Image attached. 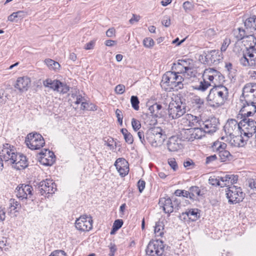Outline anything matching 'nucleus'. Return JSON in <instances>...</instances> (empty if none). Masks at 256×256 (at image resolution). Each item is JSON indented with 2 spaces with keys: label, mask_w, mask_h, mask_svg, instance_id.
Segmentation results:
<instances>
[{
  "label": "nucleus",
  "mask_w": 256,
  "mask_h": 256,
  "mask_svg": "<svg viewBox=\"0 0 256 256\" xmlns=\"http://www.w3.org/2000/svg\"><path fill=\"white\" fill-rule=\"evenodd\" d=\"M202 80L198 85L195 86V89L201 92L206 91L210 86L222 84L224 81V77L218 70L208 68L204 70L202 74Z\"/></svg>",
  "instance_id": "nucleus-1"
},
{
  "label": "nucleus",
  "mask_w": 256,
  "mask_h": 256,
  "mask_svg": "<svg viewBox=\"0 0 256 256\" xmlns=\"http://www.w3.org/2000/svg\"><path fill=\"white\" fill-rule=\"evenodd\" d=\"M228 96V89L220 84L214 85L210 89L206 98L208 106L212 108H218L224 104Z\"/></svg>",
  "instance_id": "nucleus-2"
},
{
  "label": "nucleus",
  "mask_w": 256,
  "mask_h": 256,
  "mask_svg": "<svg viewBox=\"0 0 256 256\" xmlns=\"http://www.w3.org/2000/svg\"><path fill=\"white\" fill-rule=\"evenodd\" d=\"M184 80L182 76L178 74L176 72L168 71L163 75L160 86L168 91H171L172 90H178L183 88Z\"/></svg>",
  "instance_id": "nucleus-3"
},
{
  "label": "nucleus",
  "mask_w": 256,
  "mask_h": 256,
  "mask_svg": "<svg viewBox=\"0 0 256 256\" xmlns=\"http://www.w3.org/2000/svg\"><path fill=\"white\" fill-rule=\"evenodd\" d=\"M145 136L146 139L154 146L162 144L166 138V134L160 127L148 129Z\"/></svg>",
  "instance_id": "nucleus-4"
},
{
  "label": "nucleus",
  "mask_w": 256,
  "mask_h": 256,
  "mask_svg": "<svg viewBox=\"0 0 256 256\" xmlns=\"http://www.w3.org/2000/svg\"><path fill=\"white\" fill-rule=\"evenodd\" d=\"M256 45L250 43L249 48H246L242 56L240 58V62L244 66H256Z\"/></svg>",
  "instance_id": "nucleus-5"
},
{
  "label": "nucleus",
  "mask_w": 256,
  "mask_h": 256,
  "mask_svg": "<svg viewBox=\"0 0 256 256\" xmlns=\"http://www.w3.org/2000/svg\"><path fill=\"white\" fill-rule=\"evenodd\" d=\"M186 113V106L180 98L172 100L168 105V115L172 119L178 118Z\"/></svg>",
  "instance_id": "nucleus-6"
},
{
  "label": "nucleus",
  "mask_w": 256,
  "mask_h": 256,
  "mask_svg": "<svg viewBox=\"0 0 256 256\" xmlns=\"http://www.w3.org/2000/svg\"><path fill=\"white\" fill-rule=\"evenodd\" d=\"M226 194L230 204H236L242 202L244 199L245 194L240 187L232 186L226 190Z\"/></svg>",
  "instance_id": "nucleus-7"
},
{
  "label": "nucleus",
  "mask_w": 256,
  "mask_h": 256,
  "mask_svg": "<svg viewBox=\"0 0 256 256\" xmlns=\"http://www.w3.org/2000/svg\"><path fill=\"white\" fill-rule=\"evenodd\" d=\"M227 145L219 140L214 142L212 146V150L214 152H217L220 160L222 162L230 160L232 158V155L229 151L226 150Z\"/></svg>",
  "instance_id": "nucleus-8"
},
{
  "label": "nucleus",
  "mask_w": 256,
  "mask_h": 256,
  "mask_svg": "<svg viewBox=\"0 0 256 256\" xmlns=\"http://www.w3.org/2000/svg\"><path fill=\"white\" fill-rule=\"evenodd\" d=\"M25 142L28 147L32 150H38L45 144L42 136L36 132L28 134Z\"/></svg>",
  "instance_id": "nucleus-9"
},
{
  "label": "nucleus",
  "mask_w": 256,
  "mask_h": 256,
  "mask_svg": "<svg viewBox=\"0 0 256 256\" xmlns=\"http://www.w3.org/2000/svg\"><path fill=\"white\" fill-rule=\"evenodd\" d=\"M240 134L248 139L256 134V122L249 118H244L240 121Z\"/></svg>",
  "instance_id": "nucleus-10"
},
{
  "label": "nucleus",
  "mask_w": 256,
  "mask_h": 256,
  "mask_svg": "<svg viewBox=\"0 0 256 256\" xmlns=\"http://www.w3.org/2000/svg\"><path fill=\"white\" fill-rule=\"evenodd\" d=\"M158 204L166 213L170 214L174 210H178L180 202L176 198L172 200L170 197L166 196L160 198Z\"/></svg>",
  "instance_id": "nucleus-11"
},
{
  "label": "nucleus",
  "mask_w": 256,
  "mask_h": 256,
  "mask_svg": "<svg viewBox=\"0 0 256 256\" xmlns=\"http://www.w3.org/2000/svg\"><path fill=\"white\" fill-rule=\"evenodd\" d=\"M164 245L162 240H156L150 241L148 244L146 250L148 256H162L164 252Z\"/></svg>",
  "instance_id": "nucleus-12"
},
{
  "label": "nucleus",
  "mask_w": 256,
  "mask_h": 256,
  "mask_svg": "<svg viewBox=\"0 0 256 256\" xmlns=\"http://www.w3.org/2000/svg\"><path fill=\"white\" fill-rule=\"evenodd\" d=\"M8 144H5L0 147V159L1 161L8 162L10 163L14 162V158H16L15 150Z\"/></svg>",
  "instance_id": "nucleus-13"
},
{
  "label": "nucleus",
  "mask_w": 256,
  "mask_h": 256,
  "mask_svg": "<svg viewBox=\"0 0 256 256\" xmlns=\"http://www.w3.org/2000/svg\"><path fill=\"white\" fill-rule=\"evenodd\" d=\"M92 220L90 216L82 215L76 220L75 226L76 229L82 232H88L92 228Z\"/></svg>",
  "instance_id": "nucleus-14"
},
{
  "label": "nucleus",
  "mask_w": 256,
  "mask_h": 256,
  "mask_svg": "<svg viewBox=\"0 0 256 256\" xmlns=\"http://www.w3.org/2000/svg\"><path fill=\"white\" fill-rule=\"evenodd\" d=\"M183 138L188 141L201 138L204 136V132L199 127L184 130L181 133Z\"/></svg>",
  "instance_id": "nucleus-15"
},
{
  "label": "nucleus",
  "mask_w": 256,
  "mask_h": 256,
  "mask_svg": "<svg viewBox=\"0 0 256 256\" xmlns=\"http://www.w3.org/2000/svg\"><path fill=\"white\" fill-rule=\"evenodd\" d=\"M32 188L28 184H22L16 189V194L19 199L22 200L30 198L32 196Z\"/></svg>",
  "instance_id": "nucleus-16"
},
{
  "label": "nucleus",
  "mask_w": 256,
  "mask_h": 256,
  "mask_svg": "<svg viewBox=\"0 0 256 256\" xmlns=\"http://www.w3.org/2000/svg\"><path fill=\"white\" fill-rule=\"evenodd\" d=\"M224 129L226 133L229 134L230 136L238 134L239 132L240 133V123H238L235 120H229L224 126Z\"/></svg>",
  "instance_id": "nucleus-17"
},
{
  "label": "nucleus",
  "mask_w": 256,
  "mask_h": 256,
  "mask_svg": "<svg viewBox=\"0 0 256 256\" xmlns=\"http://www.w3.org/2000/svg\"><path fill=\"white\" fill-rule=\"evenodd\" d=\"M114 166L122 177H124L128 174L129 168L128 162L124 158H118L115 162Z\"/></svg>",
  "instance_id": "nucleus-18"
},
{
  "label": "nucleus",
  "mask_w": 256,
  "mask_h": 256,
  "mask_svg": "<svg viewBox=\"0 0 256 256\" xmlns=\"http://www.w3.org/2000/svg\"><path fill=\"white\" fill-rule=\"evenodd\" d=\"M244 102L240 110V113L244 118H248V116H253L256 112V102Z\"/></svg>",
  "instance_id": "nucleus-19"
},
{
  "label": "nucleus",
  "mask_w": 256,
  "mask_h": 256,
  "mask_svg": "<svg viewBox=\"0 0 256 256\" xmlns=\"http://www.w3.org/2000/svg\"><path fill=\"white\" fill-rule=\"evenodd\" d=\"M178 60L180 62L181 66L184 68V72L187 76L192 77L195 76L194 64L192 59H182Z\"/></svg>",
  "instance_id": "nucleus-20"
},
{
  "label": "nucleus",
  "mask_w": 256,
  "mask_h": 256,
  "mask_svg": "<svg viewBox=\"0 0 256 256\" xmlns=\"http://www.w3.org/2000/svg\"><path fill=\"white\" fill-rule=\"evenodd\" d=\"M217 120L214 118L202 122V126L199 128L205 133H213L217 130Z\"/></svg>",
  "instance_id": "nucleus-21"
},
{
  "label": "nucleus",
  "mask_w": 256,
  "mask_h": 256,
  "mask_svg": "<svg viewBox=\"0 0 256 256\" xmlns=\"http://www.w3.org/2000/svg\"><path fill=\"white\" fill-rule=\"evenodd\" d=\"M30 80L27 76L18 78L14 87L20 92L26 91L30 84Z\"/></svg>",
  "instance_id": "nucleus-22"
},
{
  "label": "nucleus",
  "mask_w": 256,
  "mask_h": 256,
  "mask_svg": "<svg viewBox=\"0 0 256 256\" xmlns=\"http://www.w3.org/2000/svg\"><path fill=\"white\" fill-rule=\"evenodd\" d=\"M256 82H248L244 84L242 88V93L241 98H242L244 102H246L249 98L252 96V94L255 90Z\"/></svg>",
  "instance_id": "nucleus-23"
},
{
  "label": "nucleus",
  "mask_w": 256,
  "mask_h": 256,
  "mask_svg": "<svg viewBox=\"0 0 256 256\" xmlns=\"http://www.w3.org/2000/svg\"><path fill=\"white\" fill-rule=\"evenodd\" d=\"M16 158H14V162L10 164H14V168L17 170L24 169L28 166V163L26 158L22 154L16 153Z\"/></svg>",
  "instance_id": "nucleus-24"
},
{
  "label": "nucleus",
  "mask_w": 256,
  "mask_h": 256,
  "mask_svg": "<svg viewBox=\"0 0 256 256\" xmlns=\"http://www.w3.org/2000/svg\"><path fill=\"white\" fill-rule=\"evenodd\" d=\"M234 34L238 40L246 38L248 39V40L252 42L254 44L256 45V38L252 34L248 36L246 30L243 28H238L237 30H234Z\"/></svg>",
  "instance_id": "nucleus-25"
},
{
  "label": "nucleus",
  "mask_w": 256,
  "mask_h": 256,
  "mask_svg": "<svg viewBox=\"0 0 256 256\" xmlns=\"http://www.w3.org/2000/svg\"><path fill=\"white\" fill-rule=\"evenodd\" d=\"M206 58L209 63L218 64L222 60V57L218 50H212L206 54Z\"/></svg>",
  "instance_id": "nucleus-26"
},
{
  "label": "nucleus",
  "mask_w": 256,
  "mask_h": 256,
  "mask_svg": "<svg viewBox=\"0 0 256 256\" xmlns=\"http://www.w3.org/2000/svg\"><path fill=\"white\" fill-rule=\"evenodd\" d=\"M41 154L42 156L40 157V162L42 164L45 166H52L53 164L55 157L52 152L46 150L45 153Z\"/></svg>",
  "instance_id": "nucleus-27"
},
{
  "label": "nucleus",
  "mask_w": 256,
  "mask_h": 256,
  "mask_svg": "<svg viewBox=\"0 0 256 256\" xmlns=\"http://www.w3.org/2000/svg\"><path fill=\"white\" fill-rule=\"evenodd\" d=\"M243 134L240 135L232 136H230V144L232 146L235 147H242L246 144V142L248 140L247 138L243 136Z\"/></svg>",
  "instance_id": "nucleus-28"
},
{
  "label": "nucleus",
  "mask_w": 256,
  "mask_h": 256,
  "mask_svg": "<svg viewBox=\"0 0 256 256\" xmlns=\"http://www.w3.org/2000/svg\"><path fill=\"white\" fill-rule=\"evenodd\" d=\"M150 112L156 118H162L164 116V112L161 104L156 103L148 108Z\"/></svg>",
  "instance_id": "nucleus-29"
},
{
  "label": "nucleus",
  "mask_w": 256,
  "mask_h": 256,
  "mask_svg": "<svg viewBox=\"0 0 256 256\" xmlns=\"http://www.w3.org/2000/svg\"><path fill=\"white\" fill-rule=\"evenodd\" d=\"M180 140L176 136H172L168 142V148L170 152H176L182 148Z\"/></svg>",
  "instance_id": "nucleus-30"
},
{
  "label": "nucleus",
  "mask_w": 256,
  "mask_h": 256,
  "mask_svg": "<svg viewBox=\"0 0 256 256\" xmlns=\"http://www.w3.org/2000/svg\"><path fill=\"white\" fill-rule=\"evenodd\" d=\"M248 32L256 34V16H253L246 18L244 22Z\"/></svg>",
  "instance_id": "nucleus-31"
},
{
  "label": "nucleus",
  "mask_w": 256,
  "mask_h": 256,
  "mask_svg": "<svg viewBox=\"0 0 256 256\" xmlns=\"http://www.w3.org/2000/svg\"><path fill=\"white\" fill-rule=\"evenodd\" d=\"M40 186L47 190V194H52L56 190V185L51 180L46 179L40 182Z\"/></svg>",
  "instance_id": "nucleus-32"
},
{
  "label": "nucleus",
  "mask_w": 256,
  "mask_h": 256,
  "mask_svg": "<svg viewBox=\"0 0 256 256\" xmlns=\"http://www.w3.org/2000/svg\"><path fill=\"white\" fill-rule=\"evenodd\" d=\"M238 180V176L234 174H226L224 176L220 177V180L222 182L223 187L228 186L236 183Z\"/></svg>",
  "instance_id": "nucleus-33"
},
{
  "label": "nucleus",
  "mask_w": 256,
  "mask_h": 256,
  "mask_svg": "<svg viewBox=\"0 0 256 256\" xmlns=\"http://www.w3.org/2000/svg\"><path fill=\"white\" fill-rule=\"evenodd\" d=\"M187 120H188V123L190 124V126H194L195 127H199L200 128L202 126V121L200 120V118L196 116H194L191 114H187L184 115V118Z\"/></svg>",
  "instance_id": "nucleus-34"
},
{
  "label": "nucleus",
  "mask_w": 256,
  "mask_h": 256,
  "mask_svg": "<svg viewBox=\"0 0 256 256\" xmlns=\"http://www.w3.org/2000/svg\"><path fill=\"white\" fill-rule=\"evenodd\" d=\"M43 84L46 87H48L54 90H56L58 88V84H60V82L58 80H52L46 79L43 82Z\"/></svg>",
  "instance_id": "nucleus-35"
},
{
  "label": "nucleus",
  "mask_w": 256,
  "mask_h": 256,
  "mask_svg": "<svg viewBox=\"0 0 256 256\" xmlns=\"http://www.w3.org/2000/svg\"><path fill=\"white\" fill-rule=\"evenodd\" d=\"M154 233L156 236H162L164 234V224L162 222L158 221L156 223Z\"/></svg>",
  "instance_id": "nucleus-36"
},
{
  "label": "nucleus",
  "mask_w": 256,
  "mask_h": 256,
  "mask_svg": "<svg viewBox=\"0 0 256 256\" xmlns=\"http://www.w3.org/2000/svg\"><path fill=\"white\" fill-rule=\"evenodd\" d=\"M84 99V98L79 92H76L71 94L70 100L72 103L78 105Z\"/></svg>",
  "instance_id": "nucleus-37"
},
{
  "label": "nucleus",
  "mask_w": 256,
  "mask_h": 256,
  "mask_svg": "<svg viewBox=\"0 0 256 256\" xmlns=\"http://www.w3.org/2000/svg\"><path fill=\"white\" fill-rule=\"evenodd\" d=\"M187 213V217L188 220L191 221H196L200 216L198 209H190L186 211Z\"/></svg>",
  "instance_id": "nucleus-38"
},
{
  "label": "nucleus",
  "mask_w": 256,
  "mask_h": 256,
  "mask_svg": "<svg viewBox=\"0 0 256 256\" xmlns=\"http://www.w3.org/2000/svg\"><path fill=\"white\" fill-rule=\"evenodd\" d=\"M24 16V13L22 11H18L13 12L12 14L8 16V20L10 22H16L18 20L23 18Z\"/></svg>",
  "instance_id": "nucleus-39"
},
{
  "label": "nucleus",
  "mask_w": 256,
  "mask_h": 256,
  "mask_svg": "<svg viewBox=\"0 0 256 256\" xmlns=\"http://www.w3.org/2000/svg\"><path fill=\"white\" fill-rule=\"evenodd\" d=\"M208 182L212 186H220L221 187H223L222 182L220 180V177L210 176L208 179Z\"/></svg>",
  "instance_id": "nucleus-40"
},
{
  "label": "nucleus",
  "mask_w": 256,
  "mask_h": 256,
  "mask_svg": "<svg viewBox=\"0 0 256 256\" xmlns=\"http://www.w3.org/2000/svg\"><path fill=\"white\" fill-rule=\"evenodd\" d=\"M44 62L48 67L54 70L58 69L60 67V64L58 62L51 59H46Z\"/></svg>",
  "instance_id": "nucleus-41"
},
{
  "label": "nucleus",
  "mask_w": 256,
  "mask_h": 256,
  "mask_svg": "<svg viewBox=\"0 0 256 256\" xmlns=\"http://www.w3.org/2000/svg\"><path fill=\"white\" fill-rule=\"evenodd\" d=\"M130 102L132 107L134 110H139V103L140 101L138 98L136 96H132L130 98Z\"/></svg>",
  "instance_id": "nucleus-42"
},
{
  "label": "nucleus",
  "mask_w": 256,
  "mask_h": 256,
  "mask_svg": "<svg viewBox=\"0 0 256 256\" xmlns=\"http://www.w3.org/2000/svg\"><path fill=\"white\" fill-rule=\"evenodd\" d=\"M174 69L176 70V72H176L178 74H182L184 76H186V74L184 72V68L181 66V64L179 60H178V62L176 64H174Z\"/></svg>",
  "instance_id": "nucleus-43"
},
{
  "label": "nucleus",
  "mask_w": 256,
  "mask_h": 256,
  "mask_svg": "<svg viewBox=\"0 0 256 256\" xmlns=\"http://www.w3.org/2000/svg\"><path fill=\"white\" fill-rule=\"evenodd\" d=\"M190 192L192 198L195 196L202 195V194H200V190L199 189V188L196 186H192L190 188Z\"/></svg>",
  "instance_id": "nucleus-44"
},
{
  "label": "nucleus",
  "mask_w": 256,
  "mask_h": 256,
  "mask_svg": "<svg viewBox=\"0 0 256 256\" xmlns=\"http://www.w3.org/2000/svg\"><path fill=\"white\" fill-rule=\"evenodd\" d=\"M192 102L200 108L204 104V100L198 96H194L192 98Z\"/></svg>",
  "instance_id": "nucleus-45"
},
{
  "label": "nucleus",
  "mask_w": 256,
  "mask_h": 256,
  "mask_svg": "<svg viewBox=\"0 0 256 256\" xmlns=\"http://www.w3.org/2000/svg\"><path fill=\"white\" fill-rule=\"evenodd\" d=\"M69 90V86L66 84L60 82V84H58V88L56 89L57 92L65 94Z\"/></svg>",
  "instance_id": "nucleus-46"
},
{
  "label": "nucleus",
  "mask_w": 256,
  "mask_h": 256,
  "mask_svg": "<svg viewBox=\"0 0 256 256\" xmlns=\"http://www.w3.org/2000/svg\"><path fill=\"white\" fill-rule=\"evenodd\" d=\"M132 125L134 130H138L141 127L140 122L134 118L132 120Z\"/></svg>",
  "instance_id": "nucleus-47"
},
{
  "label": "nucleus",
  "mask_w": 256,
  "mask_h": 256,
  "mask_svg": "<svg viewBox=\"0 0 256 256\" xmlns=\"http://www.w3.org/2000/svg\"><path fill=\"white\" fill-rule=\"evenodd\" d=\"M124 137L126 142L128 144H132L134 142L132 136L128 131H127V132L125 133V134L124 135Z\"/></svg>",
  "instance_id": "nucleus-48"
},
{
  "label": "nucleus",
  "mask_w": 256,
  "mask_h": 256,
  "mask_svg": "<svg viewBox=\"0 0 256 256\" xmlns=\"http://www.w3.org/2000/svg\"><path fill=\"white\" fill-rule=\"evenodd\" d=\"M143 44L146 47L150 48L154 46V41L152 38H146L144 40Z\"/></svg>",
  "instance_id": "nucleus-49"
},
{
  "label": "nucleus",
  "mask_w": 256,
  "mask_h": 256,
  "mask_svg": "<svg viewBox=\"0 0 256 256\" xmlns=\"http://www.w3.org/2000/svg\"><path fill=\"white\" fill-rule=\"evenodd\" d=\"M125 92V86L123 84H118L115 88V92L118 94H122Z\"/></svg>",
  "instance_id": "nucleus-50"
},
{
  "label": "nucleus",
  "mask_w": 256,
  "mask_h": 256,
  "mask_svg": "<svg viewBox=\"0 0 256 256\" xmlns=\"http://www.w3.org/2000/svg\"><path fill=\"white\" fill-rule=\"evenodd\" d=\"M19 205V203L14 199L11 198L9 200V206L11 210H15L17 206Z\"/></svg>",
  "instance_id": "nucleus-51"
},
{
  "label": "nucleus",
  "mask_w": 256,
  "mask_h": 256,
  "mask_svg": "<svg viewBox=\"0 0 256 256\" xmlns=\"http://www.w3.org/2000/svg\"><path fill=\"white\" fill-rule=\"evenodd\" d=\"M123 224V221L122 220L118 219L116 220L114 224L112 226L114 228L115 230H118L120 229Z\"/></svg>",
  "instance_id": "nucleus-52"
},
{
  "label": "nucleus",
  "mask_w": 256,
  "mask_h": 256,
  "mask_svg": "<svg viewBox=\"0 0 256 256\" xmlns=\"http://www.w3.org/2000/svg\"><path fill=\"white\" fill-rule=\"evenodd\" d=\"M183 8L186 12H188L191 10L193 8L194 6L192 2L186 1L183 4Z\"/></svg>",
  "instance_id": "nucleus-53"
},
{
  "label": "nucleus",
  "mask_w": 256,
  "mask_h": 256,
  "mask_svg": "<svg viewBox=\"0 0 256 256\" xmlns=\"http://www.w3.org/2000/svg\"><path fill=\"white\" fill-rule=\"evenodd\" d=\"M168 164L174 170L178 168V165L174 158L168 159Z\"/></svg>",
  "instance_id": "nucleus-54"
},
{
  "label": "nucleus",
  "mask_w": 256,
  "mask_h": 256,
  "mask_svg": "<svg viewBox=\"0 0 256 256\" xmlns=\"http://www.w3.org/2000/svg\"><path fill=\"white\" fill-rule=\"evenodd\" d=\"M184 166L187 169H191L194 167V164L192 160H189L184 162Z\"/></svg>",
  "instance_id": "nucleus-55"
},
{
  "label": "nucleus",
  "mask_w": 256,
  "mask_h": 256,
  "mask_svg": "<svg viewBox=\"0 0 256 256\" xmlns=\"http://www.w3.org/2000/svg\"><path fill=\"white\" fill-rule=\"evenodd\" d=\"M230 40L228 39V38H226L224 40L222 44L221 47V52H225L227 48L230 44Z\"/></svg>",
  "instance_id": "nucleus-56"
},
{
  "label": "nucleus",
  "mask_w": 256,
  "mask_h": 256,
  "mask_svg": "<svg viewBox=\"0 0 256 256\" xmlns=\"http://www.w3.org/2000/svg\"><path fill=\"white\" fill-rule=\"evenodd\" d=\"M66 252L62 250H56L52 252L49 256H65Z\"/></svg>",
  "instance_id": "nucleus-57"
},
{
  "label": "nucleus",
  "mask_w": 256,
  "mask_h": 256,
  "mask_svg": "<svg viewBox=\"0 0 256 256\" xmlns=\"http://www.w3.org/2000/svg\"><path fill=\"white\" fill-rule=\"evenodd\" d=\"M137 134L141 142L144 145L146 144V140L144 138V132L142 131H139Z\"/></svg>",
  "instance_id": "nucleus-58"
},
{
  "label": "nucleus",
  "mask_w": 256,
  "mask_h": 256,
  "mask_svg": "<svg viewBox=\"0 0 256 256\" xmlns=\"http://www.w3.org/2000/svg\"><path fill=\"white\" fill-rule=\"evenodd\" d=\"M146 182L144 180H139L138 182V188L139 192H142L145 188Z\"/></svg>",
  "instance_id": "nucleus-59"
},
{
  "label": "nucleus",
  "mask_w": 256,
  "mask_h": 256,
  "mask_svg": "<svg viewBox=\"0 0 256 256\" xmlns=\"http://www.w3.org/2000/svg\"><path fill=\"white\" fill-rule=\"evenodd\" d=\"M255 90L252 92V95L246 102L254 103V102H256V87H254Z\"/></svg>",
  "instance_id": "nucleus-60"
},
{
  "label": "nucleus",
  "mask_w": 256,
  "mask_h": 256,
  "mask_svg": "<svg viewBox=\"0 0 256 256\" xmlns=\"http://www.w3.org/2000/svg\"><path fill=\"white\" fill-rule=\"evenodd\" d=\"M38 190L40 194L41 195L43 196L44 194H48V196H46L47 197H48L49 196V194H47V190H46L45 188H44L43 187H42L40 186V182L38 184Z\"/></svg>",
  "instance_id": "nucleus-61"
},
{
  "label": "nucleus",
  "mask_w": 256,
  "mask_h": 256,
  "mask_svg": "<svg viewBox=\"0 0 256 256\" xmlns=\"http://www.w3.org/2000/svg\"><path fill=\"white\" fill-rule=\"evenodd\" d=\"M116 30L114 28H109L106 32V35L108 37H112L115 35Z\"/></svg>",
  "instance_id": "nucleus-62"
},
{
  "label": "nucleus",
  "mask_w": 256,
  "mask_h": 256,
  "mask_svg": "<svg viewBox=\"0 0 256 256\" xmlns=\"http://www.w3.org/2000/svg\"><path fill=\"white\" fill-rule=\"evenodd\" d=\"M140 16H139L134 14L129 22L131 24H134V22H138L140 20Z\"/></svg>",
  "instance_id": "nucleus-63"
},
{
  "label": "nucleus",
  "mask_w": 256,
  "mask_h": 256,
  "mask_svg": "<svg viewBox=\"0 0 256 256\" xmlns=\"http://www.w3.org/2000/svg\"><path fill=\"white\" fill-rule=\"evenodd\" d=\"M249 186L252 189H256V179H252L249 181Z\"/></svg>",
  "instance_id": "nucleus-64"
}]
</instances>
